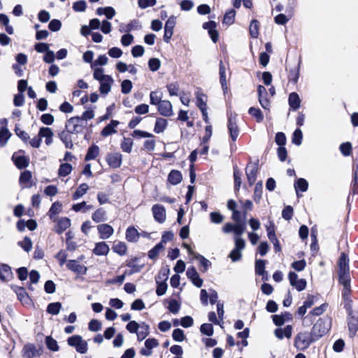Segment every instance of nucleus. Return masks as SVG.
Returning <instances> with one entry per match:
<instances>
[{"instance_id": "f257e3e1", "label": "nucleus", "mask_w": 358, "mask_h": 358, "mask_svg": "<svg viewBox=\"0 0 358 358\" xmlns=\"http://www.w3.org/2000/svg\"><path fill=\"white\" fill-rule=\"evenodd\" d=\"M315 321L316 322L313 327L312 331L313 332V335L316 338H320L331 329V319L327 315H325L322 317H319L318 319L316 318Z\"/></svg>"}, {"instance_id": "f03ea898", "label": "nucleus", "mask_w": 358, "mask_h": 358, "mask_svg": "<svg viewBox=\"0 0 358 358\" xmlns=\"http://www.w3.org/2000/svg\"><path fill=\"white\" fill-rule=\"evenodd\" d=\"M318 339L320 338H316L313 335V331H311L310 333L300 332L295 337L294 345L298 350L303 351L306 350L312 343L315 342Z\"/></svg>"}, {"instance_id": "7ed1b4c3", "label": "nucleus", "mask_w": 358, "mask_h": 358, "mask_svg": "<svg viewBox=\"0 0 358 358\" xmlns=\"http://www.w3.org/2000/svg\"><path fill=\"white\" fill-rule=\"evenodd\" d=\"M68 344L74 347L76 351L85 354L87 351V343L79 335H75L68 338Z\"/></svg>"}, {"instance_id": "20e7f679", "label": "nucleus", "mask_w": 358, "mask_h": 358, "mask_svg": "<svg viewBox=\"0 0 358 358\" xmlns=\"http://www.w3.org/2000/svg\"><path fill=\"white\" fill-rule=\"evenodd\" d=\"M227 128L230 138L236 141L239 134V129L236 123V115L231 113H228Z\"/></svg>"}, {"instance_id": "39448f33", "label": "nucleus", "mask_w": 358, "mask_h": 358, "mask_svg": "<svg viewBox=\"0 0 358 358\" xmlns=\"http://www.w3.org/2000/svg\"><path fill=\"white\" fill-rule=\"evenodd\" d=\"M84 127L81 122L79 116L72 117L69 119L65 124L66 131L70 133L79 134L82 131V128Z\"/></svg>"}, {"instance_id": "423d86ee", "label": "nucleus", "mask_w": 358, "mask_h": 358, "mask_svg": "<svg viewBox=\"0 0 358 358\" xmlns=\"http://www.w3.org/2000/svg\"><path fill=\"white\" fill-rule=\"evenodd\" d=\"M176 24V17L171 15L166 20L164 25V41L166 43L170 42V40L173 34V29Z\"/></svg>"}, {"instance_id": "0eeeda50", "label": "nucleus", "mask_w": 358, "mask_h": 358, "mask_svg": "<svg viewBox=\"0 0 358 358\" xmlns=\"http://www.w3.org/2000/svg\"><path fill=\"white\" fill-rule=\"evenodd\" d=\"M11 288L17 294L18 300L23 305L31 306L32 304V301L24 287L13 285Z\"/></svg>"}, {"instance_id": "6e6552de", "label": "nucleus", "mask_w": 358, "mask_h": 358, "mask_svg": "<svg viewBox=\"0 0 358 358\" xmlns=\"http://www.w3.org/2000/svg\"><path fill=\"white\" fill-rule=\"evenodd\" d=\"M66 268L78 275H85L87 272V267L80 264L75 259H69L66 264Z\"/></svg>"}, {"instance_id": "1a4fd4ad", "label": "nucleus", "mask_w": 358, "mask_h": 358, "mask_svg": "<svg viewBox=\"0 0 358 358\" xmlns=\"http://www.w3.org/2000/svg\"><path fill=\"white\" fill-rule=\"evenodd\" d=\"M258 100L261 106L266 110H269L271 106L270 101L268 99V92L266 89L262 85L257 87Z\"/></svg>"}, {"instance_id": "9d476101", "label": "nucleus", "mask_w": 358, "mask_h": 358, "mask_svg": "<svg viewBox=\"0 0 358 358\" xmlns=\"http://www.w3.org/2000/svg\"><path fill=\"white\" fill-rule=\"evenodd\" d=\"M22 353L23 358H34L41 355V349H37L32 343H27L24 345Z\"/></svg>"}, {"instance_id": "9b49d317", "label": "nucleus", "mask_w": 358, "mask_h": 358, "mask_svg": "<svg viewBox=\"0 0 358 358\" xmlns=\"http://www.w3.org/2000/svg\"><path fill=\"white\" fill-rule=\"evenodd\" d=\"M159 345V342L156 338H150L145 340L144 348H142L139 352L141 355L149 357L152 354V349Z\"/></svg>"}, {"instance_id": "f8f14e48", "label": "nucleus", "mask_w": 358, "mask_h": 358, "mask_svg": "<svg viewBox=\"0 0 358 358\" xmlns=\"http://www.w3.org/2000/svg\"><path fill=\"white\" fill-rule=\"evenodd\" d=\"M258 162L259 161L257 160L253 164H248L245 168V174L250 186L253 185L256 181L258 171Z\"/></svg>"}, {"instance_id": "ddd939ff", "label": "nucleus", "mask_w": 358, "mask_h": 358, "mask_svg": "<svg viewBox=\"0 0 358 358\" xmlns=\"http://www.w3.org/2000/svg\"><path fill=\"white\" fill-rule=\"evenodd\" d=\"M153 217L156 222L162 224L166 220V210L161 204H155L152 207Z\"/></svg>"}, {"instance_id": "4468645a", "label": "nucleus", "mask_w": 358, "mask_h": 358, "mask_svg": "<svg viewBox=\"0 0 358 358\" xmlns=\"http://www.w3.org/2000/svg\"><path fill=\"white\" fill-rule=\"evenodd\" d=\"M106 159L110 168L117 169L122 165V155L120 152L108 153Z\"/></svg>"}, {"instance_id": "2eb2a0df", "label": "nucleus", "mask_w": 358, "mask_h": 358, "mask_svg": "<svg viewBox=\"0 0 358 358\" xmlns=\"http://www.w3.org/2000/svg\"><path fill=\"white\" fill-rule=\"evenodd\" d=\"M140 258L138 257H134L131 258L130 260L127 262V266L129 267L131 269L129 271H126L125 274L127 275H131L136 273H138L141 271V269L144 267V264L138 265L136 264L138 261H139Z\"/></svg>"}, {"instance_id": "dca6fc26", "label": "nucleus", "mask_w": 358, "mask_h": 358, "mask_svg": "<svg viewBox=\"0 0 358 358\" xmlns=\"http://www.w3.org/2000/svg\"><path fill=\"white\" fill-rule=\"evenodd\" d=\"M159 113L164 117H170L173 115L172 105L169 101L161 100L157 105Z\"/></svg>"}, {"instance_id": "f3484780", "label": "nucleus", "mask_w": 358, "mask_h": 358, "mask_svg": "<svg viewBox=\"0 0 358 358\" xmlns=\"http://www.w3.org/2000/svg\"><path fill=\"white\" fill-rule=\"evenodd\" d=\"M13 273L11 267L7 264H0V280L1 282H8L13 279Z\"/></svg>"}, {"instance_id": "a211bd4d", "label": "nucleus", "mask_w": 358, "mask_h": 358, "mask_svg": "<svg viewBox=\"0 0 358 358\" xmlns=\"http://www.w3.org/2000/svg\"><path fill=\"white\" fill-rule=\"evenodd\" d=\"M97 230L101 239H108L114 233L113 228L108 224H101L97 226Z\"/></svg>"}, {"instance_id": "6ab92c4d", "label": "nucleus", "mask_w": 358, "mask_h": 358, "mask_svg": "<svg viewBox=\"0 0 358 358\" xmlns=\"http://www.w3.org/2000/svg\"><path fill=\"white\" fill-rule=\"evenodd\" d=\"M338 281L344 287L342 293H350V278L349 271L344 273L338 272Z\"/></svg>"}, {"instance_id": "aec40b11", "label": "nucleus", "mask_w": 358, "mask_h": 358, "mask_svg": "<svg viewBox=\"0 0 358 358\" xmlns=\"http://www.w3.org/2000/svg\"><path fill=\"white\" fill-rule=\"evenodd\" d=\"M189 254L193 255L195 259L199 261L201 266L203 268L201 270L203 272L207 271L208 269L211 266V262L203 255L194 252L192 250L190 249L189 250Z\"/></svg>"}, {"instance_id": "412c9836", "label": "nucleus", "mask_w": 358, "mask_h": 358, "mask_svg": "<svg viewBox=\"0 0 358 358\" xmlns=\"http://www.w3.org/2000/svg\"><path fill=\"white\" fill-rule=\"evenodd\" d=\"M120 124L117 120H112L109 124L105 126L101 131V135L103 137L108 136L117 132L115 127Z\"/></svg>"}, {"instance_id": "4be33fe9", "label": "nucleus", "mask_w": 358, "mask_h": 358, "mask_svg": "<svg viewBox=\"0 0 358 358\" xmlns=\"http://www.w3.org/2000/svg\"><path fill=\"white\" fill-rule=\"evenodd\" d=\"M318 297L313 295H308L303 306H300L296 313H306L307 309L311 308L317 301Z\"/></svg>"}, {"instance_id": "5701e85b", "label": "nucleus", "mask_w": 358, "mask_h": 358, "mask_svg": "<svg viewBox=\"0 0 358 358\" xmlns=\"http://www.w3.org/2000/svg\"><path fill=\"white\" fill-rule=\"evenodd\" d=\"M141 234L134 226L129 227L126 230V239L128 242L136 243L138 241Z\"/></svg>"}, {"instance_id": "b1692460", "label": "nucleus", "mask_w": 358, "mask_h": 358, "mask_svg": "<svg viewBox=\"0 0 358 358\" xmlns=\"http://www.w3.org/2000/svg\"><path fill=\"white\" fill-rule=\"evenodd\" d=\"M301 99L296 92H292L289 94L288 103L290 108L295 111L301 106Z\"/></svg>"}, {"instance_id": "393cba45", "label": "nucleus", "mask_w": 358, "mask_h": 358, "mask_svg": "<svg viewBox=\"0 0 358 358\" xmlns=\"http://www.w3.org/2000/svg\"><path fill=\"white\" fill-rule=\"evenodd\" d=\"M109 250V246L106 242H99L95 244L92 252L97 256H102L106 255Z\"/></svg>"}, {"instance_id": "a878e982", "label": "nucleus", "mask_w": 358, "mask_h": 358, "mask_svg": "<svg viewBox=\"0 0 358 358\" xmlns=\"http://www.w3.org/2000/svg\"><path fill=\"white\" fill-rule=\"evenodd\" d=\"M294 187L297 196L299 197V192H306L308 189V182L305 178H300L296 180Z\"/></svg>"}, {"instance_id": "bb28decb", "label": "nucleus", "mask_w": 358, "mask_h": 358, "mask_svg": "<svg viewBox=\"0 0 358 358\" xmlns=\"http://www.w3.org/2000/svg\"><path fill=\"white\" fill-rule=\"evenodd\" d=\"M12 159L14 162V164L19 169H25L29 165V158L24 155L15 156L13 155Z\"/></svg>"}, {"instance_id": "cd10ccee", "label": "nucleus", "mask_w": 358, "mask_h": 358, "mask_svg": "<svg viewBox=\"0 0 358 358\" xmlns=\"http://www.w3.org/2000/svg\"><path fill=\"white\" fill-rule=\"evenodd\" d=\"M219 76H220V83L222 87L223 92H225L227 90V84L226 79V68L224 65V63L222 60L220 61L219 64Z\"/></svg>"}, {"instance_id": "c85d7f7f", "label": "nucleus", "mask_w": 358, "mask_h": 358, "mask_svg": "<svg viewBox=\"0 0 358 358\" xmlns=\"http://www.w3.org/2000/svg\"><path fill=\"white\" fill-rule=\"evenodd\" d=\"M71 226V220L68 217H62L60 218L55 228V231L58 234H62L66 229H68Z\"/></svg>"}, {"instance_id": "c756f323", "label": "nucleus", "mask_w": 358, "mask_h": 358, "mask_svg": "<svg viewBox=\"0 0 358 358\" xmlns=\"http://www.w3.org/2000/svg\"><path fill=\"white\" fill-rule=\"evenodd\" d=\"M338 272L349 271V259L345 252H342L338 259Z\"/></svg>"}, {"instance_id": "7c9ffc66", "label": "nucleus", "mask_w": 358, "mask_h": 358, "mask_svg": "<svg viewBox=\"0 0 358 358\" xmlns=\"http://www.w3.org/2000/svg\"><path fill=\"white\" fill-rule=\"evenodd\" d=\"M182 180V173L178 170H172L168 175V181L173 185L179 184Z\"/></svg>"}, {"instance_id": "2f4dec72", "label": "nucleus", "mask_w": 358, "mask_h": 358, "mask_svg": "<svg viewBox=\"0 0 358 358\" xmlns=\"http://www.w3.org/2000/svg\"><path fill=\"white\" fill-rule=\"evenodd\" d=\"M71 134L72 133H70L68 131H62L59 133L60 140L64 143L65 147L69 149H72L73 147L71 136Z\"/></svg>"}, {"instance_id": "473e14b6", "label": "nucleus", "mask_w": 358, "mask_h": 358, "mask_svg": "<svg viewBox=\"0 0 358 358\" xmlns=\"http://www.w3.org/2000/svg\"><path fill=\"white\" fill-rule=\"evenodd\" d=\"M99 154V148L96 144H92L87 149L85 157V161H90L96 158Z\"/></svg>"}, {"instance_id": "72a5a7b5", "label": "nucleus", "mask_w": 358, "mask_h": 358, "mask_svg": "<svg viewBox=\"0 0 358 358\" xmlns=\"http://www.w3.org/2000/svg\"><path fill=\"white\" fill-rule=\"evenodd\" d=\"M292 327L287 325L284 329L278 328L275 330L274 334L279 339H282L284 337L290 338L292 336Z\"/></svg>"}, {"instance_id": "f704fd0d", "label": "nucleus", "mask_w": 358, "mask_h": 358, "mask_svg": "<svg viewBox=\"0 0 358 358\" xmlns=\"http://www.w3.org/2000/svg\"><path fill=\"white\" fill-rule=\"evenodd\" d=\"M114 80L112 77H106V80L100 83L99 91L101 94H107L111 90Z\"/></svg>"}, {"instance_id": "c9c22d12", "label": "nucleus", "mask_w": 358, "mask_h": 358, "mask_svg": "<svg viewBox=\"0 0 358 358\" xmlns=\"http://www.w3.org/2000/svg\"><path fill=\"white\" fill-rule=\"evenodd\" d=\"M348 323L350 335L352 337L358 330V318L352 315L348 318Z\"/></svg>"}, {"instance_id": "e433bc0d", "label": "nucleus", "mask_w": 358, "mask_h": 358, "mask_svg": "<svg viewBox=\"0 0 358 358\" xmlns=\"http://www.w3.org/2000/svg\"><path fill=\"white\" fill-rule=\"evenodd\" d=\"M92 219L96 223L104 222L107 220L106 212L103 210V208H100L92 214Z\"/></svg>"}, {"instance_id": "4c0bfd02", "label": "nucleus", "mask_w": 358, "mask_h": 358, "mask_svg": "<svg viewBox=\"0 0 358 358\" xmlns=\"http://www.w3.org/2000/svg\"><path fill=\"white\" fill-rule=\"evenodd\" d=\"M168 122L164 118L158 117L156 120L154 131L156 134L162 133L167 127Z\"/></svg>"}, {"instance_id": "58836bf2", "label": "nucleus", "mask_w": 358, "mask_h": 358, "mask_svg": "<svg viewBox=\"0 0 358 358\" xmlns=\"http://www.w3.org/2000/svg\"><path fill=\"white\" fill-rule=\"evenodd\" d=\"M169 274H170L169 266L167 265L165 266H163L160 269L158 275L155 277V281L156 282H158V281L166 282L169 278Z\"/></svg>"}, {"instance_id": "ea45409f", "label": "nucleus", "mask_w": 358, "mask_h": 358, "mask_svg": "<svg viewBox=\"0 0 358 358\" xmlns=\"http://www.w3.org/2000/svg\"><path fill=\"white\" fill-rule=\"evenodd\" d=\"M62 205L59 201L54 202L48 211V215L52 220H55V217L62 210Z\"/></svg>"}, {"instance_id": "a19ab883", "label": "nucleus", "mask_w": 358, "mask_h": 358, "mask_svg": "<svg viewBox=\"0 0 358 358\" xmlns=\"http://www.w3.org/2000/svg\"><path fill=\"white\" fill-rule=\"evenodd\" d=\"M350 293H342L343 299V305L347 313H352V301L350 298Z\"/></svg>"}, {"instance_id": "79ce46f5", "label": "nucleus", "mask_w": 358, "mask_h": 358, "mask_svg": "<svg viewBox=\"0 0 358 358\" xmlns=\"http://www.w3.org/2000/svg\"><path fill=\"white\" fill-rule=\"evenodd\" d=\"M11 134L6 127H1L0 128V145L1 147L6 145L8 139L10 137Z\"/></svg>"}, {"instance_id": "37998d69", "label": "nucleus", "mask_w": 358, "mask_h": 358, "mask_svg": "<svg viewBox=\"0 0 358 358\" xmlns=\"http://www.w3.org/2000/svg\"><path fill=\"white\" fill-rule=\"evenodd\" d=\"M259 22L258 20L253 19L250 22L249 31L250 36L253 38H257L259 36Z\"/></svg>"}, {"instance_id": "c03bdc74", "label": "nucleus", "mask_w": 358, "mask_h": 358, "mask_svg": "<svg viewBox=\"0 0 358 358\" xmlns=\"http://www.w3.org/2000/svg\"><path fill=\"white\" fill-rule=\"evenodd\" d=\"M88 188L89 187L87 183H82L73 194L72 199L73 200L78 199L87 192Z\"/></svg>"}, {"instance_id": "a18cd8bd", "label": "nucleus", "mask_w": 358, "mask_h": 358, "mask_svg": "<svg viewBox=\"0 0 358 358\" xmlns=\"http://www.w3.org/2000/svg\"><path fill=\"white\" fill-rule=\"evenodd\" d=\"M236 10L234 9L231 8L227 10L224 15L222 23L229 25L232 24L234 22Z\"/></svg>"}, {"instance_id": "49530a36", "label": "nucleus", "mask_w": 358, "mask_h": 358, "mask_svg": "<svg viewBox=\"0 0 358 358\" xmlns=\"http://www.w3.org/2000/svg\"><path fill=\"white\" fill-rule=\"evenodd\" d=\"M303 133L301 129L297 128L292 134V142L293 144L299 146L302 143Z\"/></svg>"}, {"instance_id": "de8ad7c7", "label": "nucleus", "mask_w": 358, "mask_h": 358, "mask_svg": "<svg viewBox=\"0 0 358 358\" xmlns=\"http://www.w3.org/2000/svg\"><path fill=\"white\" fill-rule=\"evenodd\" d=\"M301 60L299 59L297 66L296 67V69H292L289 71V81L296 83L298 82L299 78V71H300V66H301Z\"/></svg>"}, {"instance_id": "09e8293b", "label": "nucleus", "mask_w": 358, "mask_h": 358, "mask_svg": "<svg viewBox=\"0 0 358 358\" xmlns=\"http://www.w3.org/2000/svg\"><path fill=\"white\" fill-rule=\"evenodd\" d=\"M248 113L254 117L257 122H262L264 120V115L258 108L250 107L248 110Z\"/></svg>"}, {"instance_id": "8fccbe9b", "label": "nucleus", "mask_w": 358, "mask_h": 358, "mask_svg": "<svg viewBox=\"0 0 358 358\" xmlns=\"http://www.w3.org/2000/svg\"><path fill=\"white\" fill-rule=\"evenodd\" d=\"M164 246L162 243H158L156 244L148 253V256L151 259H155L159 253V251L164 249Z\"/></svg>"}, {"instance_id": "3c124183", "label": "nucleus", "mask_w": 358, "mask_h": 358, "mask_svg": "<svg viewBox=\"0 0 358 358\" xmlns=\"http://www.w3.org/2000/svg\"><path fill=\"white\" fill-rule=\"evenodd\" d=\"M266 260L256 259L255 264V271L257 275H263L265 273Z\"/></svg>"}, {"instance_id": "603ef678", "label": "nucleus", "mask_w": 358, "mask_h": 358, "mask_svg": "<svg viewBox=\"0 0 358 358\" xmlns=\"http://www.w3.org/2000/svg\"><path fill=\"white\" fill-rule=\"evenodd\" d=\"M241 172L238 170L237 166L234 167V191H239L242 181L241 178Z\"/></svg>"}, {"instance_id": "864d4df0", "label": "nucleus", "mask_w": 358, "mask_h": 358, "mask_svg": "<svg viewBox=\"0 0 358 358\" xmlns=\"http://www.w3.org/2000/svg\"><path fill=\"white\" fill-rule=\"evenodd\" d=\"M72 171V166L69 163L62 164L58 170V175L60 177L69 176Z\"/></svg>"}, {"instance_id": "5fc2aeb1", "label": "nucleus", "mask_w": 358, "mask_h": 358, "mask_svg": "<svg viewBox=\"0 0 358 358\" xmlns=\"http://www.w3.org/2000/svg\"><path fill=\"white\" fill-rule=\"evenodd\" d=\"M133 141L130 138L124 137L120 144V148L123 152L130 153L132 150Z\"/></svg>"}, {"instance_id": "6e6d98bb", "label": "nucleus", "mask_w": 358, "mask_h": 358, "mask_svg": "<svg viewBox=\"0 0 358 358\" xmlns=\"http://www.w3.org/2000/svg\"><path fill=\"white\" fill-rule=\"evenodd\" d=\"M262 188L263 187L262 181H259L258 182L256 183L254 190L253 199L257 203L260 202V200L262 199Z\"/></svg>"}, {"instance_id": "4d7b16f0", "label": "nucleus", "mask_w": 358, "mask_h": 358, "mask_svg": "<svg viewBox=\"0 0 358 358\" xmlns=\"http://www.w3.org/2000/svg\"><path fill=\"white\" fill-rule=\"evenodd\" d=\"M341 154L345 157H348L352 154V143L350 142L342 143L339 146Z\"/></svg>"}, {"instance_id": "13d9d810", "label": "nucleus", "mask_w": 358, "mask_h": 358, "mask_svg": "<svg viewBox=\"0 0 358 358\" xmlns=\"http://www.w3.org/2000/svg\"><path fill=\"white\" fill-rule=\"evenodd\" d=\"M114 252L118 254L120 256H123L127 252V245L123 242H119L118 243L114 245L112 248Z\"/></svg>"}, {"instance_id": "bf43d9fd", "label": "nucleus", "mask_w": 358, "mask_h": 358, "mask_svg": "<svg viewBox=\"0 0 358 358\" xmlns=\"http://www.w3.org/2000/svg\"><path fill=\"white\" fill-rule=\"evenodd\" d=\"M93 77L95 80L99 81V83L106 80V77H111L109 75L103 73V69L102 68H96L94 69L93 73Z\"/></svg>"}, {"instance_id": "052dcab7", "label": "nucleus", "mask_w": 358, "mask_h": 358, "mask_svg": "<svg viewBox=\"0 0 358 358\" xmlns=\"http://www.w3.org/2000/svg\"><path fill=\"white\" fill-rule=\"evenodd\" d=\"M246 228L245 222H239L234 224V234H235V237H241V236L244 233Z\"/></svg>"}, {"instance_id": "680f3d73", "label": "nucleus", "mask_w": 358, "mask_h": 358, "mask_svg": "<svg viewBox=\"0 0 358 358\" xmlns=\"http://www.w3.org/2000/svg\"><path fill=\"white\" fill-rule=\"evenodd\" d=\"M196 106L199 110L207 109L206 96L203 94H196Z\"/></svg>"}, {"instance_id": "e2e57ef3", "label": "nucleus", "mask_w": 358, "mask_h": 358, "mask_svg": "<svg viewBox=\"0 0 358 358\" xmlns=\"http://www.w3.org/2000/svg\"><path fill=\"white\" fill-rule=\"evenodd\" d=\"M62 308L60 302H53L48 305L47 313H59Z\"/></svg>"}, {"instance_id": "0e129e2a", "label": "nucleus", "mask_w": 358, "mask_h": 358, "mask_svg": "<svg viewBox=\"0 0 358 358\" xmlns=\"http://www.w3.org/2000/svg\"><path fill=\"white\" fill-rule=\"evenodd\" d=\"M200 331L201 334L208 336H211L213 334V327L212 324L204 323L200 327Z\"/></svg>"}, {"instance_id": "69168bd1", "label": "nucleus", "mask_w": 358, "mask_h": 358, "mask_svg": "<svg viewBox=\"0 0 358 358\" xmlns=\"http://www.w3.org/2000/svg\"><path fill=\"white\" fill-rule=\"evenodd\" d=\"M157 283V289H156V294L157 296H163L168 288V285L166 282L163 281H158L156 282Z\"/></svg>"}, {"instance_id": "338daca9", "label": "nucleus", "mask_w": 358, "mask_h": 358, "mask_svg": "<svg viewBox=\"0 0 358 358\" xmlns=\"http://www.w3.org/2000/svg\"><path fill=\"white\" fill-rule=\"evenodd\" d=\"M133 87L132 82L130 80H124L121 83V92L122 94H129Z\"/></svg>"}, {"instance_id": "774afa93", "label": "nucleus", "mask_w": 358, "mask_h": 358, "mask_svg": "<svg viewBox=\"0 0 358 358\" xmlns=\"http://www.w3.org/2000/svg\"><path fill=\"white\" fill-rule=\"evenodd\" d=\"M18 245L26 252H29L32 248V241L28 236H25L22 241L18 242Z\"/></svg>"}]
</instances>
